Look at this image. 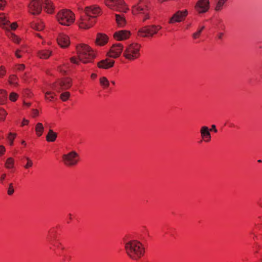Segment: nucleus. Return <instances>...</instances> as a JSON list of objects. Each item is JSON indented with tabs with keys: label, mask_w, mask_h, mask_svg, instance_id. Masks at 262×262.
I'll return each mask as SVG.
<instances>
[{
	"label": "nucleus",
	"mask_w": 262,
	"mask_h": 262,
	"mask_svg": "<svg viewBox=\"0 0 262 262\" xmlns=\"http://www.w3.org/2000/svg\"><path fill=\"white\" fill-rule=\"evenodd\" d=\"M99 7L94 5L81 9L79 27L81 29H87L91 28L95 24V18L101 13Z\"/></svg>",
	"instance_id": "obj_1"
},
{
	"label": "nucleus",
	"mask_w": 262,
	"mask_h": 262,
	"mask_svg": "<svg viewBox=\"0 0 262 262\" xmlns=\"http://www.w3.org/2000/svg\"><path fill=\"white\" fill-rule=\"evenodd\" d=\"M124 249L127 256L133 260H138L144 256V245L137 240L129 241L124 243Z\"/></svg>",
	"instance_id": "obj_2"
},
{
	"label": "nucleus",
	"mask_w": 262,
	"mask_h": 262,
	"mask_svg": "<svg viewBox=\"0 0 262 262\" xmlns=\"http://www.w3.org/2000/svg\"><path fill=\"white\" fill-rule=\"evenodd\" d=\"M77 57H72L70 58L72 63L78 64L79 61L83 63L91 62L94 58L95 55L89 47L85 45H79L76 46Z\"/></svg>",
	"instance_id": "obj_3"
},
{
	"label": "nucleus",
	"mask_w": 262,
	"mask_h": 262,
	"mask_svg": "<svg viewBox=\"0 0 262 262\" xmlns=\"http://www.w3.org/2000/svg\"><path fill=\"white\" fill-rule=\"evenodd\" d=\"M150 10L149 0H139L132 6V12L134 15H138L143 21L149 18Z\"/></svg>",
	"instance_id": "obj_4"
},
{
	"label": "nucleus",
	"mask_w": 262,
	"mask_h": 262,
	"mask_svg": "<svg viewBox=\"0 0 262 262\" xmlns=\"http://www.w3.org/2000/svg\"><path fill=\"white\" fill-rule=\"evenodd\" d=\"M141 45L137 42L128 44L125 48L123 55L129 60H134L140 56Z\"/></svg>",
	"instance_id": "obj_5"
},
{
	"label": "nucleus",
	"mask_w": 262,
	"mask_h": 262,
	"mask_svg": "<svg viewBox=\"0 0 262 262\" xmlns=\"http://www.w3.org/2000/svg\"><path fill=\"white\" fill-rule=\"evenodd\" d=\"M57 18L61 25L70 26L74 22V15L70 10H62L57 14Z\"/></svg>",
	"instance_id": "obj_6"
},
{
	"label": "nucleus",
	"mask_w": 262,
	"mask_h": 262,
	"mask_svg": "<svg viewBox=\"0 0 262 262\" xmlns=\"http://www.w3.org/2000/svg\"><path fill=\"white\" fill-rule=\"evenodd\" d=\"M105 3L107 6L113 10L123 12L128 10L123 0H105Z\"/></svg>",
	"instance_id": "obj_7"
},
{
	"label": "nucleus",
	"mask_w": 262,
	"mask_h": 262,
	"mask_svg": "<svg viewBox=\"0 0 262 262\" xmlns=\"http://www.w3.org/2000/svg\"><path fill=\"white\" fill-rule=\"evenodd\" d=\"M161 29L160 26L152 25L146 26L140 29L138 31V35L144 37H152Z\"/></svg>",
	"instance_id": "obj_8"
},
{
	"label": "nucleus",
	"mask_w": 262,
	"mask_h": 262,
	"mask_svg": "<svg viewBox=\"0 0 262 262\" xmlns=\"http://www.w3.org/2000/svg\"><path fill=\"white\" fill-rule=\"evenodd\" d=\"M64 164L68 166L76 165L79 161V156L75 151H72L62 156Z\"/></svg>",
	"instance_id": "obj_9"
},
{
	"label": "nucleus",
	"mask_w": 262,
	"mask_h": 262,
	"mask_svg": "<svg viewBox=\"0 0 262 262\" xmlns=\"http://www.w3.org/2000/svg\"><path fill=\"white\" fill-rule=\"evenodd\" d=\"M72 85V80L70 78H65L59 80L52 86L53 89L59 92L62 90L69 89Z\"/></svg>",
	"instance_id": "obj_10"
},
{
	"label": "nucleus",
	"mask_w": 262,
	"mask_h": 262,
	"mask_svg": "<svg viewBox=\"0 0 262 262\" xmlns=\"http://www.w3.org/2000/svg\"><path fill=\"white\" fill-rule=\"evenodd\" d=\"M188 14V12L186 9L178 11L173 14L172 17L169 19L168 23L169 24H174L181 22L185 19Z\"/></svg>",
	"instance_id": "obj_11"
},
{
	"label": "nucleus",
	"mask_w": 262,
	"mask_h": 262,
	"mask_svg": "<svg viewBox=\"0 0 262 262\" xmlns=\"http://www.w3.org/2000/svg\"><path fill=\"white\" fill-rule=\"evenodd\" d=\"M0 26L8 31L11 30H14L17 27L16 23L10 24V21L7 19L6 16L4 14H0Z\"/></svg>",
	"instance_id": "obj_12"
},
{
	"label": "nucleus",
	"mask_w": 262,
	"mask_h": 262,
	"mask_svg": "<svg viewBox=\"0 0 262 262\" xmlns=\"http://www.w3.org/2000/svg\"><path fill=\"white\" fill-rule=\"evenodd\" d=\"M123 50V46L121 43L114 44L108 52L107 55L109 57L116 58L120 56Z\"/></svg>",
	"instance_id": "obj_13"
},
{
	"label": "nucleus",
	"mask_w": 262,
	"mask_h": 262,
	"mask_svg": "<svg viewBox=\"0 0 262 262\" xmlns=\"http://www.w3.org/2000/svg\"><path fill=\"white\" fill-rule=\"evenodd\" d=\"M210 7L209 0H199L195 5V9L199 13H204L208 11Z\"/></svg>",
	"instance_id": "obj_14"
},
{
	"label": "nucleus",
	"mask_w": 262,
	"mask_h": 262,
	"mask_svg": "<svg viewBox=\"0 0 262 262\" xmlns=\"http://www.w3.org/2000/svg\"><path fill=\"white\" fill-rule=\"evenodd\" d=\"M29 12L33 14H39L42 10V6L38 0H32L28 5Z\"/></svg>",
	"instance_id": "obj_15"
},
{
	"label": "nucleus",
	"mask_w": 262,
	"mask_h": 262,
	"mask_svg": "<svg viewBox=\"0 0 262 262\" xmlns=\"http://www.w3.org/2000/svg\"><path fill=\"white\" fill-rule=\"evenodd\" d=\"M130 35V32L127 30H119L114 33V38L117 41L127 39Z\"/></svg>",
	"instance_id": "obj_16"
},
{
	"label": "nucleus",
	"mask_w": 262,
	"mask_h": 262,
	"mask_svg": "<svg viewBox=\"0 0 262 262\" xmlns=\"http://www.w3.org/2000/svg\"><path fill=\"white\" fill-rule=\"evenodd\" d=\"M58 45L61 48H66L70 45V40L69 37L66 34L61 33L59 35L57 38Z\"/></svg>",
	"instance_id": "obj_17"
},
{
	"label": "nucleus",
	"mask_w": 262,
	"mask_h": 262,
	"mask_svg": "<svg viewBox=\"0 0 262 262\" xmlns=\"http://www.w3.org/2000/svg\"><path fill=\"white\" fill-rule=\"evenodd\" d=\"M201 136L205 142H208L211 140V134L209 128L206 126H203L200 129Z\"/></svg>",
	"instance_id": "obj_18"
},
{
	"label": "nucleus",
	"mask_w": 262,
	"mask_h": 262,
	"mask_svg": "<svg viewBox=\"0 0 262 262\" xmlns=\"http://www.w3.org/2000/svg\"><path fill=\"white\" fill-rule=\"evenodd\" d=\"M114 60L106 59L102 60L98 63V66L100 68L107 69L112 67L114 64Z\"/></svg>",
	"instance_id": "obj_19"
},
{
	"label": "nucleus",
	"mask_w": 262,
	"mask_h": 262,
	"mask_svg": "<svg viewBox=\"0 0 262 262\" xmlns=\"http://www.w3.org/2000/svg\"><path fill=\"white\" fill-rule=\"evenodd\" d=\"M41 2L46 12L48 13H52L53 12L54 7L50 0H41Z\"/></svg>",
	"instance_id": "obj_20"
},
{
	"label": "nucleus",
	"mask_w": 262,
	"mask_h": 262,
	"mask_svg": "<svg viewBox=\"0 0 262 262\" xmlns=\"http://www.w3.org/2000/svg\"><path fill=\"white\" fill-rule=\"evenodd\" d=\"M228 0H214V10L216 12L221 11L227 2Z\"/></svg>",
	"instance_id": "obj_21"
},
{
	"label": "nucleus",
	"mask_w": 262,
	"mask_h": 262,
	"mask_svg": "<svg viewBox=\"0 0 262 262\" xmlns=\"http://www.w3.org/2000/svg\"><path fill=\"white\" fill-rule=\"evenodd\" d=\"M108 37L106 35L101 33H98L96 38V43L100 45L103 46L107 43Z\"/></svg>",
	"instance_id": "obj_22"
},
{
	"label": "nucleus",
	"mask_w": 262,
	"mask_h": 262,
	"mask_svg": "<svg viewBox=\"0 0 262 262\" xmlns=\"http://www.w3.org/2000/svg\"><path fill=\"white\" fill-rule=\"evenodd\" d=\"M57 137V133H55L52 129H50L46 137V140L48 142H54L56 140Z\"/></svg>",
	"instance_id": "obj_23"
},
{
	"label": "nucleus",
	"mask_w": 262,
	"mask_h": 262,
	"mask_svg": "<svg viewBox=\"0 0 262 262\" xmlns=\"http://www.w3.org/2000/svg\"><path fill=\"white\" fill-rule=\"evenodd\" d=\"M52 51L49 50H41L38 52V56L41 59H47L51 55Z\"/></svg>",
	"instance_id": "obj_24"
},
{
	"label": "nucleus",
	"mask_w": 262,
	"mask_h": 262,
	"mask_svg": "<svg viewBox=\"0 0 262 262\" xmlns=\"http://www.w3.org/2000/svg\"><path fill=\"white\" fill-rule=\"evenodd\" d=\"M35 130L38 137L41 136L44 130V126L43 124L41 123H37L36 124Z\"/></svg>",
	"instance_id": "obj_25"
},
{
	"label": "nucleus",
	"mask_w": 262,
	"mask_h": 262,
	"mask_svg": "<svg viewBox=\"0 0 262 262\" xmlns=\"http://www.w3.org/2000/svg\"><path fill=\"white\" fill-rule=\"evenodd\" d=\"M115 17L117 24L119 27H122L125 26L126 21L122 16L119 14H116Z\"/></svg>",
	"instance_id": "obj_26"
},
{
	"label": "nucleus",
	"mask_w": 262,
	"mask_h": 262,
	"mask_svg": "<svg viewBox=\"0 0 262 262\" xmlns=\"http://www.w3.org/2000/svg\"><path fill=\"white\" fill-rule=\"evenodd\" d=\"M7 99V92L3 90H0V104L4 103Z\"/></svg>",
	"instance_id": "obj_27"
},
{
	"label": "nucleus",
	"mask_w": 262,
	"mask_h": 262,
	"mask_svg": "<svg viewBox=\"0 0 262 262\" xmlns=\"http://www.w3.org/2000/svg\"><path fill=\"white\" fill-rule=\"evenodd\" d=\"M100 83L104 89L108 88L110 85V82L105 77H102L100 78Z\"/></svg>",
	"instance_id": "obj_28"
},
{
	"label": "nucleus",
	"mask_w": 262,
	"mask_h": 262,
	"mask_svg": "<svg viewBox=\"0 0 262 262\" xmlns=\"http://www.w3.org/2000/svg\"><path fill=\"white\" fill-rule=\"evenodd\" d=\"M18 78L16 76L13 75L10 76L9 82L10 84L13 85L14 86H17L18 85Z\"/></svg>",
	"instance_id": "obj_29"
},
{
	"label": "nucleus",
	"mask_w": 262,
	"mask_h": 262,
	"mask_svg": "<svg viewBox=\"0 0 262 262\" xmlns=\"http://www.w3.org/2000/svg\"><path fill=\"white\" fill-rule=\"evenodd\" d=\"M33 29L37 31H41L44 28V25L42 23H34L32 25Z\"/></svg>",
	"instance_id": "obj_30"
},
{
	"label": "nucleus",
	"mask_w": 262,
	"mask_h": 262,
	"mask_svg": "<svg viewBox=\"0 0 262 262\" xmlns=\"http://www.w3.org/2000/svg\"><path fill=\"white\" fill-rule=\"evenodd\" d=\"M43 92L45 94V98L46 99H49V100L51 101L54 98V96H55V93L50 91L45 92L43 90Z\"/></svg>",
	"instance_id": "obj_31"
},
{
	"label": "nucleus",
	"mask_w": 262,
	"mask_h": 262,
	"mask_svg": "<svg viewBox=\"0 0 262 262\" xmlns=\"http://www.w3.org/2000/svg\"><path fill=\"white\" fill-rule=\"evenodd\" d=\"M14 160L12 158H8L6 162L5 165L7 168H11L13 167Z\"/></svg>",
	"instance_id": "obj_32"
},
{
	"label": "nucleus",
	"mask_w": 262,
	"mask_h": 262,
	"mask_svg": "<svg viewBox=\"0 0 262 262\" xmlns=\"http://www.w3.org/2000/svg\"><path fill=\"white\" fill-rule=\"evenodd\" d=\"M7 35L15 42L18 43L20 39L14 34L12 33H9Z\"/></svg>",
	"instance_id": "obj_33"
},
{
	"label": "nucleus",
	"mask_w": 262,
	"mask_h": 262,
	"mask_svg": "<svg viewBox=\"0 0 262 262\" xmlns=\"http://www.w3.org/2000/svg\"><path fill=\"white\" fill-rule=\"evenodd\" d=\"M25 158L27 160V163L24 166V168L26 169H28L32 166L33 162L29 157H26Z\"/></svg>",
	"instance_id": "obj_34"
},
{
	"label": "nucleus",
	"mask_w": 262,
	"mask_h": 262,
	"mask_svg": "<svg viewBox=\"0 0 262 262\" xmlns=\"http://www.w3.org/2000/svg\"><path fill=\"white\" fill-rule=\"evenodd\" d=\"M70 95V93L68 92L63 93L60 95V98L64 101H67Z\"/></svg>",
	"instance_id": "obj_35"
},
{
	"label": "nucleus",
	"mask_w": 262,
	"mask_h": 262,
	"mask_svg": "<svg viewBox=\"0 0 262 262\" xmlns=\"http://www.w3.org/2000/svg\"><path fill=\"white\" fill-rule=\"evenodd\" d=\"M204 29V26H202L199 30H198L197 32L194 33L192 35L193 38L194 39L198 38L200 34L201 33L202 31Z\"/></svg>",
	"instance_id": "obj_36"
},
{
	"label": "nucleus",
	"mask_w": 262,
	"mask_h": 262,
	"mask_svg": "<svg viewBox=\"0 0 262 262\" xmlns=\"http://www.w3.org/2000/svg\"><path fill=\"white\" fill-rule=\"evenodd\" d=\"M16 135V134L10 133L8 137V140L10 142V145H12L13 144V140H14Z\"/></svg>",
	"instance_id": "obj_37"
},
{
	"label": "nucleus",
	"mask_w": 262,
	"mask_h": 262,
	"mask_svg": "<svg viewBox=\"0 0 262 262\" xmlns=\"http://www.w3.org/2000/svg\"><path fill=\"white\" fill-rule=\"evenodd\" d=\"M7 114L6 112L4 109L0 108V120H4Z\"/></svg>",
	"instance_id": "obj_38"
},
{
	"label": "nucleus",
	"mask_w": 262,
	"mask_h": 262,
	"mask_svg": "<svg viewBox=\"0 0 262 262\" xmlns=\"http://www.w3.org/2000/svg\"><path fill=\"white\" fill-rule=\"evenodd\" d=\"M14 192V189L12 183H10L9 185V188L8 189V194L9 195H11L13 194Z\"/></svg>",
	"instance_id": "obj_39"
},
{
	"label": "nucleus",
	"mask_w": 262,
	"mask_h": 262,
	"mask_svg": "<svg viewBox=\"0 0 262 262\" xmlns=\"http://www.w3.org/2000/svg\"><path fill=\"white\" fill-rule=\"evenodd\" d=\"M17 97L18 95L14 92H12L10 94L9 98L12 101H15L17 99Z\"/></svg>",
	"instance_id": "obj_40"
},
{
	"label": "nucleus",
	"mask_w": 262,
	"mask_h": 262,
	"mask_svg": "<svg viewBox=\"0 0 262 262\" xmlns=\"http://www.w3.org/2000/svg\"><path fill=\"white\" fill-rule=\"evenodd\" d=\"M6 73L5 69L2 67H0V77H3Z\"/></svg>",
	"instance_id": "obj_41"
},
{
	"label": "nucleus",
	"mask_w": 262,
	"mask_h": 262,
	"mask_svg": "<svg viewBox=\"0 0 262 262\" xmlns=\"http://www.w3.org/2000/svg\"><path fill=\"white\" fill-rule=\"evenodd\" d=\"M6 2L4 0H0V9H2L5 6Z\"/></svg>",
	"instance_id": "obj_42"
},
{
	"label": "nucleus",
	"mask_w": 262,
	"mask_h": 262,
	"mask_svg": "<svg viewBox=\"0 0 262 262\" xmlns=\"http://www.w3.org/2000/svg\"><path fill=\"white\" fill-rule=\"evenodd\" d=\"M25 66L23 64H21L18 66L17 67V70L19 71H23L25 69Z\"/></svg>",
	"instance_id": "obj_43"
},
{
	"label": "nucleus",
	"mask_w": 262,
	"mask_h": 262,
	"mask_svg": "<svg viewBox=\"0 0 262 262\" xmlns=\"http://www.w3.org/2000/svg\"><path fill=\"white\" fill-rule=\"evenodd\" d=\"M224 36V33L223 32H219L217 34V37L219 39H222Z\"/></svg>",
	"instance_id": "obj_44"
},
{
	"label": "nucleus",
	"mask_w": 262,
	"mask_h": 262,
	"mask_svg": "<svg viewBox=\"0 0 262 262\" xmlns=\"http://www.w3.org/2000/svg\"><path fill=\"white\" fill-rule=\"evenodd\" d=\"M28 123H29V120H28L26 119H24L23 121L22 122V123H21V125L24 126L25 125H27L28 124Z\"/></svg>",
	"instance_id": "obj_45"
},
{
	"label": "nucleus",
	"mask_w": 262,
	"mask_h": 262,
	"mask_svg": "<svg viewBox=\"0 0 262 262\" xmlns=\"http://www.w3.org/2000/svg\"><path fill=\"white\" fill-rule=\"evenodd\" d=\"M5 151V148L3 146H0V155L3 154Z\"/></svg>",
	"instance_id": "obj_46"
},
{
	"label": "nucleus",
	"mask_w": 262,
	"mask_h": 262,
	"mask_svg": "<svg viewBox=\"0 0 262 262\" xmlns=\"http://www.w3.org/2000/svg\"><path fill=\"white\" fill-rule=\"evenodd\" d=\"M210 130V132L212 130H214V132H217V129H216V126L215 125H211V129H209Z\"/></svg>",
	"instance_id": "obj_47"
},
{
	"label": "nucleus",
	"mask_w": 262,
	"mask_h": 262,
	"mask_svg": "<svg viewBox=\"0 0 262 262\" xmlns=\"http://www.w3.org/2000/svg\"><path fill=\"white\" fill-rule=\"evenodd\" d=\"M20 51L19 50H17L15 52V55L17 58H20L21 56L19 54V52Z\"/></svg>",
	"instance_id": "obj_48"
},
{
	"label": "nucleus",
	"mask_w": 262,
	"mask_h": 262,
	"mask_svg": "<svg viewBox=\"0 0 262 262\" xmlns=\"http://www.w3.org/2000/svg\"><path fill=\"white\" fill-rule=\"evenodd\" d=\"M33 114L34 117L37 116L38 115V111L36 110H33Z\"/></svg>",
	"instance_id": "obj_49"
},
{
	"label": "nucleus",
	"mask_w": 262,
	"mask_h": 262,
	"mask_svg": "<svg viewBox=\"0 0 262 262\" xmlns=\"http://www.w3.org/2000/svg\"><path fill=\"white\" fill-rule=\"evenodd\" d=\"M6 174H3L1 177V180L3 181L6 178Z\"/></svg>",
	"instance_id": "obj_50"
},
{
	"label": "nucleus",
	"mask_w": 262,
	"mask_h": 262,
	"mask_svg": "<svg viewBox=\"0 0 262 262\" xmlns=\"http://www.w3.org/2000/svg\"><path fill=\"white\" fill-rule=\"evenodd\" d=\"M24 104L25 105L27 106V107H29L30 105V103L24 102Z\"/></svg>",
	"instance_id": "obj_51"
},
{
	"label": "nucleus",
	"mask_w": 262,
	"mask_h": 262,
	"mask_svg": "<svg viewBox=\"0 0 262 262\" xmlns=\"http://www.w3.org/2000/svg\"><path fill=\"white\" fill-rule=\"evenodd\" d=\"M91 76H92V78H95L96 77V74H93Z\"/></svg>",
	"instance_id": "obj_52"
},
{
	"label": "nucleus",
	"mask_w": 262,
	"mask_h": 262,
	"mask_svg": "<svg viewBox=\"0 0 262 262\" xmlns=\"http://www.w3.org/2000/svg\"><path fill=\"white\" fill-rule=\"evenodd\" d=\"M21 143H22L23 144L26 145V142H25V141H23L21 142Z\"/></svg>",
	"instance_id": "obj_53"
},
{
	"label": "nucleus",
	"mask_w": 262,
	"mask_h": 262,
	"mask_svg": "<svg viewBox=\"0 0 262 262\" xmlns=\"http://www.w3.org/2000/svg\"><path fill=\"white\" fill-rule=\"evenodd\" d=\"M111 82H112V83L113 84H114V85H115V81H111Z\"/></svg>",
	"instance_id": "obj_54"
},
{
	"label": "nucleus",
	"mask_w": 262,
	"mask_h": 262,
	"mask_svg": "<svg viewBox=\"0 0 262 262\" xmlns=\"http://www.w3.org/2000/svg\"><path fill=\"white\" fill-rule=\"evenodd\" d=\"M36 35H37V36L39 37H41V36H40V34H38V33L36 34Z\"/></svg>",
	"instance_id": "obj_55"
},
{
	"label": "nucleus",
	"mask_w": 262,
	"mask_h": 262,
	"mask_svg": "<svg viewBox=\"0 0 262 262\" xmlns=\"http://www.w3.org/2000/svg\"><path fill=\"white\" fill-rule=\"evenodd\" d=\"M257 162H258V163H261V162H262V161H261V160H258L257 161Z\"/></svg>",
	"instance_id": "obj_56"
},
{
	"label": "nucleus",
	"mask_w": 262,
	"mask_h": 262,
	"mask_svg": "<svg viewBox=\"0 0 262 262\" xmlns=\"http://www.w3.org/2000/svg\"><path fill=\"white\" fill-rule=\"evenodd\" d=\"M258 48H259V49H261V48H262V47H261V46H258Z\"/></svg>",
	"instance_id": "obj_57"
}]
</instances>
